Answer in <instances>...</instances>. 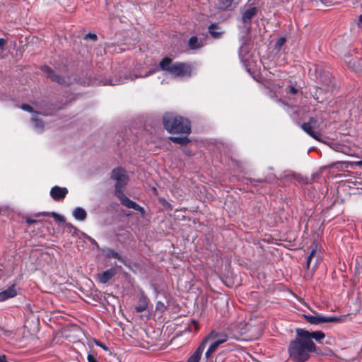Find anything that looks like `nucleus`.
<instances>
[{
	"mask_svg": "<svg viewBox=\"0 0 362 362\" xmlns=\"http://www.w3.org/2000/svg\"><path fill=\"white\" fill-rule=\"evenodd\" d=\"M162 70L165 72V74L169 75L173 78H186L190 77L193 73L194 69L191 64L180 62H173L172 59L166 57L163 59L154 69L149 71L144 75L139 74V76H130L131 80H134L137 78H144L150 76L151 74Z\"/></svg>",
	"mask_w": 362,
	"mask_h": 362,
	"instance_id": "nucleus-1",
	"label": "nucleus"
},
{
	"mask_svg": "<svg viewBox=\"0 0 362 362\" xmlns=\"http://www.w3.org/2000/svg\"><path fill=\"white\" fill-rule=\"evenodd\" d=\"M112 178L116 180L115 194L121 202L122 204L129 209H133L139 211L144 217L146 214L145 209L135 202L130 200L123 193L124 187L128 182V177L126 171L120 168H116L112 172Z\"/></svg>",
	"mask_w": 362,
	"mask_h": 362,
	"instance_id": "nucleus-2",
	"label": "nucleus"
},
{
	"mask_svg": "<svg viewBox=\"0 0 362 362\" xmlns=\"http://www.w3.org/2000/svg\"><path fill=\"white\" fill-rule=\"evenodd\" d=\"M316 351L313 341H308L303 337H298L291 342L288 353L295 362H305L310 357V354Z\"/></svg>",
	"mask_w": 362,
	"mask_h": 362,
	"instance_id": "nucleus-3",
	"label": "nucleus"
},
{
	"mask_svg": "<svg viewBox=\"0 0 362 362\" xmlns=\"http://www.w3.org/2000/svg\"><path fill=\"white\" fill-rule=\"evenodd\" d=\"M163 125L170 133L189 134L191 130L190 123L187 119L173 113H166L163 116Z\"/></svg>",
	"mask_w": 362,
	"mask_h": 362,
	"instance_id": "nucleus-4",
	"label": "nucleus"
},
{
	"mask_svg": "<svg viewBox=\"0 0 362 362\" xmlns=\"http://www.w3.org/2000/svg\"><path fill=\"white\" fill-rule=\"evenodd\" d=\"M323 119L320 117H311L308 122L301 125V128L308 135L317 141H322V132L323 131Z\"/></svg>",
	"mask_w": 362,
	"mask_h": 362,
	"instance_id": "nucleus-5",
	"label": "nucleus"
},
{
	"mask_svg": "<svg viewBox=\"0 0 362 362\" xmlns=\"http://www.w3.org/2000/svg\"><path fill=\"white\" fill-rule=\"evenodd\" d=\"M306 321L312 325H320L321 323L338 322H341L342 318L332 316H323L320 315H303Z\"/></svg>",
	"mask_w": 362,
	"mask_h": 362,
	"instance_id": "nucleus-6",
	"label": "nucleus"
},
{
	"mask_svg": "<svg viewBox=\"0 0 362 362\" xmlns=\"http://www.w3.org/2000/svg\"><path fill=\"white\" fill-rule=\"evenodd\" d=\"M250 1L251 0L247 1L241 11V20L245 25L250 24L252 18L257 14L259 11L257 7L254 6L252 4H250Z\"/></svg>",
	"mask_w": 362,
	"mask_h": 362,
	"instance_id": "nucleus-7",
	"label": "nucleus"
},
{
	"mask_svg": "<svg viewBox=\"0 0 362 362\" xmlns=\"http://www.w3.org/2000/svg\"><path fill=\"white\" fill-rule=\"evenodd\" d=\"M296 334L298 337H303L308 341H313L312 339H314L318 343H321L325 337L322 331L309 332L303 329H298Z\"/></svg>",
	"mask_w": 362,
	"mask_h": 362,
	"instance_id": "nucleus-8",
	"label": "nucleus"
},
{
	"mask_svg": "<svg viewBox=\"0 0 362 362\" xmlns=\"http://www.w3.org/2000/svg\"><path fill=\"white\" fill-rule=\"evenodd\" d=\"M216 337L217 334L215 331H211V333L203 339L193 354L188 358V362H199L208 341Z\"/></svg>",
	"mask_w": 362,
	"mask_h": 362,
	"instance_id": "nucleus-9",
	"label": "nucleus"
},
{
	"mask_svg": "<svg viewBox=\"0 0 362 362\" xmlns=\"http://www.w3.org/2000/svg\"><path fill=\"white\" fill-rule=\"evenodd\" d=\"M240 0H217L216 8L220 11L232 10L235 8Z\"/></svg>",
	"mask_w": 362,
	"mask_h": 362,
	"instance_id": "nucleus-10",
	"label": "nucleus"
},
{
	"mask_svg": "<svg viewBox=\"0 0 362 362\" xmlns=\"http://www.w3.org/2000/svg\"><path fill=\"white\" fill-rule=\"evenodd\" d=\"M67 193L68 189L66 187L59 186H54L50 190L51 197L56 201L64 199Z\"/></svg>",
	"mask_w": 362,
	"mask_h": 362,
	"instance_id": "nucleus-11",
	"label": "nucleus"
},
{
	"mask_svg": "<svg viewBox=\"0 0 362 362\" xmlns=\"http://www.w3.org/2000/svg\"><path fill=\"white\" fill-rule=\"evenodd\" d=\"M116 274L115 269L111 268L97 274V280L99 283L106 284Z\"/></svg>",
	"mask_w": 362,
	"mask_h": 362,
	"instance_id": "nucleus-12",
	"label": "nucleus"
},
{
	"mask_svg": "<svg viewBox=\"0 0 362 362\" xmlns=\"http://www.w3.org/2000/svg\"><path fill=\"white\" fill-rule=\"evenodd\" d=\"M148 298L142 291L141 293V296L139 297L137 304L135 306V310L137 313H141L145 311L148 308Z\"/></svg>",
	"mask_w": 362,
	"mask_h": 362,
	"instance_id": "nucleus-13",
	"label": "nucleus"
},
{
	"mask_svg": "<svg viewBox=\"0 0 362 362\" xmlns=\"http://www.w3.org/2000/svg\"><path fill=\"white\" fill-rule=\"evenodd\" d=\"M332 148L337 152H341L345 155L349 156H354L355 154V151L353 148L346 146L344 144H333L331 146Z\"/></svg>",
	"mask_w": 362,
	"mask_h": 362,
	"instance_id": "nucleus-14",
	"label": "nucleus"
},
{
	"mask_svg": "<svg viewBox=\"0 0 362 362\" xmlns=\"http://www.w3.org/2000/svg\"><path fill=\"white\" fill-rule=\"evenodd\" d=\"M229 330L231 332H235L238 334H243L247 332V325L244 322H240L238 324H232L229 327Z\"/></svg>",
	"mask_w": 362,
	"mask_h": 362,
	"instance_id": "nucleus-15",
	"label": "nucleus"
},
{
	"mask_svg": "<svg viewBox=\"0 0 362 362\" xmlns=\"http://www.w3.org/2000/svg\"><path fill=\"white\" fill-rule=\"evenodd\" d=\"M317 246L316 244H313L312 245V250L308 256L307 261L308 267H310V264L313 259H315V264L318 262V261L320 259V252L317 251Z\"/></svg>",
	"mask_w": 362,
	"mask_h": 362,
	"instance_id": "nucleus-16",
	"label": "nucleus"
},
{
	"mask_svg": "<svg viewBox=\"0 0 362 362\" xmlns=\"http://www.w3.org/2000/svg\"><path fill=\"white\" fill-rule=\"evenodd\" d=\"M17 294L14 286H12L5 291L0 292V301L6 300L10 298L16 296Z\"/></svg>",
	"mask_w": 362,
	"mask_h": 362,
	"instance_id": "nucleus-17",
	"label": "nucleus"
},
{
	"mask_svg": "<svg viewBox=\"0 0 362 362\" xmlns=\"http://www.w3.org/2000/svg\"><path fill=\"white\" fill-rule=\"evenodd\" d=\"M73 216L77 221H83L86 218V211L81 207H76L73 211Z\"/></svg>",
	"mask_w": 362,
	"mask_h": 362,
	"instance_id": "nucleus-18",
	"label": "nucleus"
},
{
	"mask_svg": "<svg viewBox=\"0 0 362 362\" xmlns=\"http://www.w3.org/2000/svg\"><path fill=\"white\" fill-rule=\"evenodd\" d=\"M38 113L35 112V115L32 117V122L33 123L34 129L38 132H41L44 129V124L43 122L38 118Z\"/></svg>",
	"mask_w": 362,
	"mask_h": 362,
	"instance_id": "nucleus-19",
	"label": "nucleus"
},
{
	"mask_svg": "<svg viewBox=\"0 0 362 362\" xmlns=\"http://www.w3.org/2000/svg\"><path fill=\"white\" fill-rule=\"evenodd\" d=\"M44 71L48 74V76L52 78V81H57L61 84H65V80L60 76L54 74L51 69L48 66L44 67Z\"/></svg>",
	"mask_w": 362,
	"mask_h": 362,
	"instance_id": "nucleus-20",
	"label": "nucleus"
},
{
	"mask_svg": "<svg viewBox=\"0 0 362 362\" xmlns=\"http://www.w3.org/2000/svg\"><path fill=\"white\" fill-rule=\"evenodd\" d=\"M209 32L214 38H219L223 34V31L216 24L211 25L209 27Z\"/></svg>",
	"mask_w": 362,
	"mask_h": 362,
	"instance_id": "nucleus-21",
	"label": "nucleus"
},
{
	"mask_svg": "<svg viewBox=\"0 0 362 362\" xmlns=\"http://www.w3.org/2000/svg\"><path fill=\"white\" fill-rule=\"evenodd\" d=\"M128 80L127 78H111L110 80H107L104 82H100V84L104 86H116L123 83H125Z\"/></svg>",
	"mask_w": 362,
	"mask_h": 362,
	"instance_id": "nucleus-22",
	"label": "nucleus"
},
{
	"mask_svg": "<svg viewBox=\"0 0 362 362\" xmlns=\"http://www.w3.org/2000/svg\"><path fill=\"white\" fill-rule=\"evenodd\" d=\"M189 46L191 49H195L201 47L202 46V44L197 37L193 36L191 37L189 40Z\"/></svg>",
	"mask_w": 362,
	"mask_h": 362,
	"instance_id": "nucleus-23",
	"label": "nucleus"
},
{
	"mask_svg": "<svg viewBox=\"0 0 362 362\" xmlns=\"http://www.w3.org/2000/svg\"><path fill=\"white\" fill-rule=\"evenodd\" d=\"M170 139L176 144L181 145H186L189 142V139L187 136H170Z\"/></svg>",
	"mask_w": 362,
	"mask_h": 362,
	"instance_id": "nucleus-24",
	"label": "nucleus"
},
{
	"mask_svg": "<svg viewBox=\"0 0 362 362\" xmlns=\"http://www.w3.org/2000/svg\"><path fill=\"white\" fill-rule=\"evenodd\" d=\"M246 54H247V47L245 45H241L239 51V56L241 61L243 63L247 62V57H246Z\"/></svg>",
	"mask_w": 362,
	"mask_h": 362,
	"instance_id": "nucleus-25",
	"label": "nucleus"
},
{
	"mask_svg": "<svg viewBox=\"0 0 362 362\" xmlns=\"http://www.w3.org/2000/svg\"><path fill=\"white\" fill-rule=\"evenodd\" d=\"M286 41V40L284 37H281L280 38H279L276 43L275 49L277 50H280L281 48L284 45Z\"/></svg>",
	"mask_w": 362,
	"mask_h": 362,
	"instance_id": "nucleus-26",
	"label": "nucleus"
},
{
	"mask_svg": "<svg viewBox=\"0 0 362 362\" xmlns=\"http://www.w3.org/2000/svg\"><path fill=\"white\" fill-rule=\"evenodd\" d=\"M215 332L216 333L217 337H215V338L210 339L209 340L217 339L216 341H222V344L227 341V339H228L227 335H226V334H221L217 333L216 332Z\"/></svg>",
	"mask_w": 362,
	"mask_h": 362,
	"instance_id": "nucleus-27",
	"label": "nucleus"
},
{
	"mask_svg": "<svg viewBox=\"0 0 362 362\" xmlns=\"http://www.w3.org/2000/svg\"><path fill=\"white\" fill-rule=\"evenodd\" d=\"M106 255L109 257H114V258H117V259H120V257H119V254L117 252H116L115 251H114L113 250H108L107 251Z\"/></svg>",
	"mask_w": 362,
	"mask_h": 362,
	"instance_id": "nucleus-28",
	"label": "nucleus"
},
{
	"mask_svg": "<svg viewBox=\"0 0 362 362\" xmlns=\"http://www.w3.org/2000/svg\"><path fill=\"white\" fill-rule=\"evenodd\" d=\"M166 307L163 303L158 301L156 303V310L163 313L165 310Z\"/></svg>",
	"mask_w": 362,
	"mask_h": 362,
	"instance_id": "nucleus-29",
	"label": "nucleus"
},
{
	"mask_svg": "<svg viewBox=\"0 0 362 362\" xmlns=\"http://www.w3.org/2000/svg\"><path fill=\"white\" fill-rule=\"evenodd\" d=\"M222 344V341H217L216 340L211 344L209 347L213 352H215L217 348Z\"/></svg>",
	"mask_w": 362,
	"mask_h": 362,
	"instance_id": "nucleus-30",
	"label": "nucleus"
},
{
	"mask_svg": "<svg viewBox=\"0 0 362 362\" xmlns=\"http://www.w3.org/2000/svg\"><path fill=\"white\" fill-rule=\"evenodd\" d=\"M52 216L57 221H61V222H64L65 221V218H64V216L55 213V212H52Z\"/></svg>",
	"mask_w": 362,
	"mask_h": 362,
	"instance_id": "nucleus-31",
	"label": "nucleus"
},
{
	"mask_svg": "<svg viewBox=\"0 0 362 362\" xmlns=\"http://www.w3.org/2000/svg\"><path fill=\"white\" fill-rule=\"evenodd\" d=\"M21 108L25 110V111H27V112H33V107L29 105H27V104H24L21 106Z\"/></svg>",
	"mask_w": 362,
	"mask_h": 362,
	"instance_id": "nucleus-32",
	"label": "nucleus"
},
{
	"mask_svg": "<svg viewBox=\"0 0 362 362\" xmlns=\"http://www.w3.org/2000/svg\"><path fill=\"white\" fill-rule=\"evenodd\" d=\"M95 344L98 346H100V348H102L103 350L105 351H107L108 350V348L105 345L103 344V343H101L100 341H98V340H95Z\"/></svg>",
	"mask_w": 362,
	"mask_h": 362,
	"instance_id": "nucleus-33",
	"label": "nucleus"
},
{
	"mask_svg": "<svg viewBox=\"0 0 362 362\" xmlns=\"http://www.w3.org/2000/svg\"><path fill=\"white\" fill-rule=\"evenodd\" d=\"M87 359H88V362H98L95 358L91 355V354H88V356H87Z\"/></svg>",
	"mask_w": 362,
	"mask_h": 362,
	"instance_id": "nucleus-34",
	"label": "nucleus"
},
{
	"mask_svg": "<svg viewBox=\"0 0 362 362\" xmlns=\"http://www.w3.org/2000/svg\"><path fill=\"white\" fill-rule=\"evenodd\" d=\"M65 225L66 227L71 229V232L75 233L76 231V228L74 226H73L71 223H66Z\"/></svg>",
	"mask_w": 362,
	"mask_h": 362,
	"instance_id": "nucleus-35",
	"label": "nucleus"
},
{
	"mask_svg": "<svg viewBox=\"0 0 362 362\" xmlns=\"http://www.w3.org/2000/svg\"><path fill=\"white\" fill-rule=\"evenodd\" d=\"M214 352L209 348L207 349V351H206L205 353V356L206 358L208 359L211 357V354H213Z\"/></svg>",
	"mask_w": 362,
	"mask_h": 362,
	"instance_id": "nucleus-36",
	"label": "nucleus"
},
{
	"mask_svg": "<svg viewBox=\"0 0 362 362\" xmlns=\"http://www.w3.org/2000/svg\"><path fill=\"white\" fill-rule=\"evenodd\" d=\"M6 44V40L4 38H0V49H3Z\"/></svg>",
	"mask_w": 362,
	"mask_h": 362,
	"instance_id": "nucleus-37",
	"label": "nucleus"
},
{
	"mask_svg": "<svg viewBox=\"0 0 362 362\" xmlns=\"http://www.w3.org/2000/svg\"><path fill=\"white\" fill-rule=\"evenodd\" d=\"M86 37H90L93 40H95L97 39V36L95 34L88 33L86 35Z\"/></svg>",
	"mask_w": 362,
	"mask_h": 362,
	"instance_id": "nucleus-38",
	"label": "nucleus"
},
{
	"mask_svg": "<svg viewBox=\"0 0 362 362\" xmlns=\"http://www.w3.org/2000/svg\"><path fill=\"white\" fill-rule=\"evenodd\" d=\"M0 362H8L4 355H0Z\"/></svg>",
	"mask_w": 362,
	"mask_h": 362,
	"instance_id": "nucleus-39",
	"label": "nucleus"
},
{
	"mask_svg": "<svg viewBox=\"0 0 362 362\" xmlns=\"http://www.w3.org/2000/svg\"><path fill=\"white\" fill-rule=\"evenodd\" d=\"M289 91L292 94H295L297 93V90L294 87H291Z\"/></svg>",
	"mask_w": 362,
	"mask_h": 362,
	"instance_id": "nucleus-40",
	"label": "nucleus"
},
{
	"mask_svg": "<svg viewBox=\"0 0 362 362\" xmlns=\"http://www.w3.org/2000/svg\"><path fill=\"white\" fill-rule=\"evenodd\" d=\"M358 26H362V15L359 16L358 22Z\"/></svg>",
	"mask_w": 362,
	"mask_h": 362,
	"instance_id": "nucleus-41",
	"label": "nucleus"
},
{
	"mask_svg": "<svg viewBox=\"0 0 362 362\" xmlns=\"http://www.w3.org/2000/svg\"><path fill=\"white\" fill-rule=\"evenodd\" d=\"M352 164H355V165H362V160L352 163Z\"/></svg>",
	"mask_w": 362,
	"mask_h": 362,
	"instance_id": "nucleus-42",
	"label": "nucleus"
},
{
	"mask_svg": "<svg viewBox=\"0 0 362 362\" xmlns=\"http://www.w3.org/2000/svg\"><path fill=\"white\" fill-rule=\"evenodd\" d=\"M35 220H32V219H28V220H27V223H28V224H30V223H35Z\"/></svg>",
	"mask_w": 362,
	"mask_h": 362,
	"instance_id": "nucleus-43",
	"label": "nucleus"
},
{
	"mask_svg": "<svg viewBox=\"0 0 362 362\" xmlns=\"http://www.w3.org/2000/svg\"><path fill=\"white\" fill-rule=\"evenodd\" d=\"M194 325H195V329H197V322H194Z\"/></svg>",
	"mask_w": 362,
	"mask_h": 362,
	"instance_id": "nucleus-44",
	"label": "nucleus"
}]
</instances>
